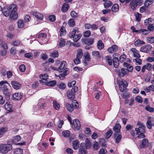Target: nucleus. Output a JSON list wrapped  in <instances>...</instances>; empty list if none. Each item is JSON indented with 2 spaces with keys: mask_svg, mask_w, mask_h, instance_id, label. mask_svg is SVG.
<instances>
[{
  "mask_svg": "<svg viewBox=\"0 0 154 154\" xmlns=\"http://www.w3.org/2000/svg\"><path fill=\"white\" fill-rule=\"evenodd\" d=\"M0 85L2 87L1 89L3 94L6 96L7 98H8L11 95L9 88L10 85L7 81H1L0 82Z\"/></svg>",
  "mask_w": 154,
  "mask_h": 154,
  "instance_id": "nucleus-1",
  "label": "nucleus"
},
{
  "mask_svg": "<svg viewBox=\"0 0 154 154\" xmlns=\"http://www.w3.org/2000/svg\"><path fill=\"white\" fill-rule=\"evenodd\" d=\"M17 8L15 4H11L9 8L11 12L10 18L11 19H16L18 15L17 12Z\"/></svg>",
  "mask_w": 154,
  "mask_h": 154,
  "instance_id": "nucleus-2",
  "label": "nucleus"
},
{
  "mask_svg": "<svg viewBox=\"0 0 154 154\" xmlns=\"http://www.w3.org/2000/svg\"><path fill=\"white\" fill-rule=\"evenodd\" d=\"M12 149V146L10 144H2L0 145V152L4 154L7 153Z\"/></svg>",
  "mask_w": 154,
  "mask_h": 154,
  "instance_id": "nucleus-3",
  "label": "nucleus"
},
{
  "mask_svg": "<svg viewBox=\"0 0 154 154\" xmlns=\"http://www.w3.org/2000/svg\"><path fill=\"white\" fill-rule=\"evenodd\" d=\"M78 91V88L76 86H74L71 90L68 91L66 94L68 99L71 100H73L75 97V93Z\"/></svg>",
  "mask_w": 154,
  "mask_h": 154,
  "instance_id": "nucleus-4",
  "label": "nucleus"
},
{
  "mask_svg": "<svg viewBox=\"0 0 154 154\" xmlns=\"http://www.w3.org/2000/svg\"><path fill=\"white\" fill-rule=\"evenodd\" d=\"M143 2L141 0H131L130 3V7L133 10H135L137 5L141 6Z\"/></svg>",
  "mask_w": 154,
  "mask_h": 154,
  "instance_id": "nucleus-5",
  "label": "nucleus"
},
{
  "mask_svg": "<svg viewBox=\"0 0 154 154\" xmlns=\"http://www.w3.org/2000/svg\"><path fill=\"white\" fill-rule=\"evenodd\" d=\"M80 123L79 120L78 119H75L73 120L72 127L74 130H79L80 128Z\"/></svg>",
  "mask_w": 154,
  "mask_h": 154,
  "instance_id": "nucleus-6",
  "label": "nucleus"
},
{
  "mask_svg": "<svg viewBox=\"0 0 154 154\" xmlns=\"http://www.w3.org/2000/svg\"><path fill=\"white\" fill-rule=\"evenodd\" d=\"M117 73L120 77H122L126 75H128L129 72L127 69L122 68L121 69L118 71Z\"/></svg>",
  "mask_w": 154,
  "mask_h": 154,
  "instance_id": "nucleus-7",
  "label": "nucleus"
},
{
  "mask_svg": "<svg viewBox=\"0 0 154 154\" xmlns=\"http://www.w3.org/2000/svg\"><path fill=\"white\" fill-rule=\"evenodd\" d=\"M152 46L151 45H147L146 46H143L140 48V51L143 52L148 53L151 50Z\"/></svg>",
  "mask_w": 154,
  "mask_h": 154,
  "instance_id": "nucleus-8",
  "label": "nucleus"
},
{
  "mask_svg": "<svg viewBox=\"0 0 154 154\" xmlns=\"http://www.w3.org/2000/svg\"><path fill=\"white\" fill-rule=\"evenodd\" d=\"M80 146L82 147H85L87 149H89L91 146V142L88 138H86L85 143H81Z\"/></svg>",
  "mask_w": 154,
  "mask_h": 154,
  "instance_id": "nucleus-9",
  "label": "nucleus"
},
{
  "mask_svg": "<svg viewBox=\"0 0 154 154\" xmlns=\"http://www.w3.org/2000/svg\"><path fill=\"white\" fill-rule=\"evenodd\" d=\"M149 143V141L147 139H143L140 144V149H143L146 147L148 146Z\"/></svg>",
  "mask_w": 154,
  "mask_h": 154,
  "instance_id": "nucleus-10",
  "label": "nucleus"
},
{
  "mask_svg": "<svg viewBox=\"0 0 154 154\" xmlns=\"http://www.w3.org/2000/svg\"><path fill=\"white\" fill-rule=\"evenodd\" d=\"M115 141L116 143H119L122 138L121 133H115L114 134Z\"/></svg>",
  "mask_w": 154,
  "mask_h": 154,
  "instance_id": "nucleus-11",
  "label": "nucleus"
},
{
  "mask_svg": "<svg viewBox=\"0 0 154 154\" xmlns=\"http://www.w3.org/2000/svg\"><path fill=\"white\" fill-rule=\"evenodd\" d=\"M12 87L16 90L19 89L21 86V85L16 81H12L11 82Z\"/></svg>",
  "mask_w": 154,
  "mask_h": 154,
  "instance_id": "nucleus-12",
  "label": "nucleus"
},
{
  "mask_svg": "<svg viewBox=\"0 0 154 154\" xmlns=\"http://www.w3.org/2000/svg\"><path fill=\"white\" fill-rule=\"evenodd\" d=\"M146 126L149 129H151L152 128V126H154V122H153L150 117H149L147 118Z\"/></svg>",
  "mask_w": 154,
  "mask_h": 154,
  "instance_id": "nucleus-13",
  "label": "nucleus"
},
{
  "mask_svg": "<svg viewBox=\"0 0 154 154\" xmlns=\"http://www.w3.org/2000/svg\"><path fill=\"white\" fill-rule=\"evenodd\" d=\"M23 94L17 93L14 94L12 95V99L14 100H19L22 97Z\"/></svg>",
  "mask_w": 154,
  "mask_h": 154,
  "instance_id": "nucleus-14",
  "label": "nucleus"
},
{
  "mask_svg": "<svg viewBox=\"0 0 154 154\" xmlns=\"http://www.w3.org/2000/svg\"><path fill=\"white\" fill-rule=\"evenodd\" d=\"M2 13L5 17H8L10 15V17L11 12L9 8L7 7H4L2 10Z\"/></svg>",
  "mask_w": 154,
  "mask_h": 154,
  "instance_id": "nucleus-15",
  "label": "nucleus"
},
{
  "mask_svg": "<svg viewBox=\"0 0 154 154\" xmlns=\"http://www.w3.org/2000/svg\"><path fill=\"white\" fill-rule=\"evenodd\" d=\"M117 50V46L115 45H112L111 47L108 49L107 51L109 53H112L116 52Z\"/></svg>",
  "mask_w": 154,
  "mask_h": 154,
  "instance_id": "nucleus-16",
  "label": "nucleus"
},
{
  "mask_svg": "<svg viewBox=\"0 0 154 154\" xmlns=\"http://www.w3.org/2000/svg\"><path fill=\"white\" fill-rule=\"evenodd\" d=\"M145 25L149 26L154 24V19L151 18H149L146 19L144 22Z\"/></svg>",
  "mask_w": 154,
  "mask_h": 154,
  "instance_id": "nucleus-17",
  "label": "nucleus"
},
{
  "mask_svg": "<svg viewBox=\"0 0 154 154\" xmlns=\"http://www.w3.org/2000/svg\"><path fill=\"white\" fill-rule=\"evenodd\" d=\"M121 126L119 123L116 124L113 128V130L115 132V133H121L120 129Z\"/></svg>",
  "mask_w": 154,
  "mask_h": 154,
  "instance_id": "nucleus-18",
  "label": "nucleus"
},
{
  "mask_svg": "<svg viewBox=\"0 0 154 154\" xmlns=\"http://www.w3.org/2000/svg\"><path fill=\"white\" fill-rule=\"evenodd\" d=\"M131 51L133 53L134 57L136 58H140L141 56L139 53V51L134 48H132Z\"/></svg>",
  "mask_w": 154,
  "mask_h": 154,
  "instance_id": "nucleus-19",
  "label": "nucleus"
},
{
  "mask_svg": "<svg viewBox=\"0 0 154 154\" xmlns=\"http://www.w3.org/2000/svg\"><path fill=\"white\" fill-rule=\"evenodd\" d=\"M69 8V5L67 2H65L63 4L61 10L63 12L65 13L68 11Z\"/></svg>",
  "mask_w": 154,
  "mask_h": 154,
  "instance_id": "nucleus-20",
  "label": "nucleus"
},
{
  "mask_svg": "<svg viewBox=\"0 0 154 154\" xmlns=\"http://www.w3.org/2000/svg\"><path fill=\"white\" fill-rule=\"evenodd\" d=\"M135 131H136V134H139V133H144L145 132L144 128L141 126H139L138 128H135Z\"/></svg>",
  "mask_w": 154,
  "mask_h": 154,
  "instance_id": "nucleus-21",
  "label": "nucleus"
},
{
  "mask_svg": "<svg viewBox=\"0 0 154 154\" xmlns=\"http://www.w3.org/2000/svg\"><path fill=\"white\" fill-rule=\"evenodd\" d=\"M32 14L38 20H42L43 18V16L42 14L36 12H33Z\"/></svg>",
  "mask_w": 154,
  "mask_h": 154,
  "instance_id": "nucleus-22",
  "label": "nucleus"
},
{
  "mask_svg": "<svg viewBox=\"0 0 154 154\" xmlns=\"http://www.w3.org/2000/svg\"><path fill=\"white\" fill-rule=\"evenodd\" d=\"M145 44V42L142 40L139 39H137L134 43V45L135 46L140 47Z\"/></svg>",
  "mask_w": 154,
  "mask_h": 154,
  "instance_id": "nucleus-23",
  "label": "nucleus"
},
{
  "mask_svg": "<svg viewBox=\"0 0 154 154\" xmlns=\"http://www.w3.org/2000/svg\"><path fill=\"white\" fill-rule=\"evenodd\" d=\"M66 64V62L64 61H62L60 66L57 68V70L59 71L62 72V70L63 69L65 68V65Z\"/></svg>",
  "mask_w": 154,
  "mask_h": 154,
  "instance_id": "nucleus-24",
  "label": "nucleus"
},
{
  "mask_svg": "<svg viewBox=\"0 0 154 154\" xmlns=\"http://www.w3.org/2000/svg\"><path fill=\"white\" fill-rule=\"evenodd\" d=\"M112 62L114 67L116 68H117L119 65V61L118 58L115 57L112 59Z\"/></svg>",
  "mask_w": 154,
  "mask_h": 154,
  "instance_id": "nucleus-25",
  "label": "nucleus"
},
{
  "mask_svg": "<svg viewBox=\"0 0 154 154\" xmlns=\"http://www.w3.org/2000/svg\"><path fill=\"white\" fill-rule=\"evenodd\" d=\"M79 142L78 140H76L72 142L73 148L75 149H77L79 148Z\"/></svg>",
  "mask_w": 154,
  "mask_h": 154,
  "instance_id": "nucleus-26",
  "label": "nucleus"
},
{
  "mask_svg": "<svg viewBox=\"0 0 154 154\" xmlns=\"http://www.w3.org/2000/svg\"><path fill=\"white\" fill-rule=\"evenodd\" d=\"M119 85H121L122 86L124 87L125 88H127L128 86V83L127 82L125 81L122 80L118 81L117 83Z\"/></svg>",
  "mask_w": 154,
  "mask_h": 154,
  "instance_id": "nucleus-27",
  "label": "nucleus"
},
{
  "mask_svg": "<svg viewBox=\"0 0 154 154\" xmlns=\"http://www.w3.org/2000/svg\"><path fill=\"white\" fill-rule=\"evenodd\" d=\"M87 149L85 147L80 146V147L79 149V152L81 154H87V152L86 151Z\"/></svg>",
  "mask_w": 154,
  "mask_h": 154,
  "instance_id": "nucleus-28",
  "label": "nucleus"
},
{
  "mask_svg": "<svg viewBox=\"0 0 154 154\" xmlns=\"http://www.w3.org/2000/svg\"><path fill=\"white\" fill-rule=\"evenodd\" d=\"M106 61L107 62L109 65L111 66L112 64V57L109 56H107L105 57Z\"/></svg>",
  "mask_w": 154,
  "mask_h": 154,
  "instance_id": "nucleus-29",
  "label": "nucleus"
},
{
  "mask_svg": "<svg viewBox=\"0 0 154 154\" xmlns=\"http://www.w3.org/2000/svg\"><path fill=\"white\" fill-rule=\"evenodd\" d=\"M79 31V29L77 28L76 29H73V30L70 32L69 34V36L70 38H72L74 37V36L75 35L76 32H78Z\"/></svg>",
  "mask_w": 154,
  "mask_h": 154,
  "instance_id": "nucleus-30",
  "label": "nucleus"
},
{
  "mask_svg": "<svg viewBox=\"0 0 154 154\" xmlns=\"http://www.w3.org/2000/svg\"><path fill=\"white\" fill-rule=\"evenodd\" d=\"M104 46V44L102 43L101 40H99L97 43V47L98 49L101 50L103 49Z\"/></svg>",
  "mask_w": 154,
  "mask_h": 154,
  "instance_id": "nucleus-31",
  "label": "nucleus"
},
{
  "mask_svg": "<svg viewBox=\"0 0 154 154\" xmlns=\"http://www.w3.org/2000/svg\"><path fill=\"white\" fill-rule=\"evenodd\" d=\"M56 81L53 80L46 83V85L48 86L53 87L56 84Z\"/></svg>",
  "mask_w": 154,
  "mask_h": 154,
  "instance_id": "nucleus-32",
  "label": "nucleus"
},
{
  "mask_svg": "<svg viewBox=\"0 0 154 154\" xmlns=\"http://www.w3.org/2000/svg\"><path fill=\"white\" fill-rule=\"evenodd\" d=\"M112 5V2L109 1H106L104 4V6L105 8H107Z\"/></svg>",
  "mask_w": 154,
  "mask_h": 154,
  "instance_id": "nucleus-33",
  "label": "nucleus"
},
{
  "mask_svg": "<svg viewBox=\"0 0 154 154\" xmlns=\"http://www.w3.org/2000/svg\"><path fill=\"white\" fill-rule=\"evenodd\" d=\"M119 9V6L118 4L114 5L111 8L112 11L114 12H117Z\"/></svg>",
  "mask_w": 154,
  "mask_h": 154,
  "instance_id": "nucleus-34",
  "label": "nucleus"
},
{
  "mask_svg": "<svg viewBox=\"0 0 154 154\" xmlns=\"http://www.w3.org/2000/svg\"><path fill=\"white\" fill-rule=\"evenodd\" d=\"M81 36L82 34H79L74 35V37L72 38H73V40L74 42H76L80 39Z\"/></svg>",
  "mask_w": 154,
  "mask_h": 154,
  "instance_id": "nucleus-35",
  "label": "nucleus"
},
{
  "mask_svg": "<svg viewBox=\"0 0 154 154\" xmlns=\"http://www.w3.org/2000/svg\"><path fill=\"white\" fill-rule=\"evenodd\" d=\"M23 150L22 149L17 148L14 150V154H23Z\"/></svg>",
  "mask_w": 154,
  "mask_h": 154,
  "instance_id": "nucleus-36",
  "label": "nucleus"
},
{
  "mask_svg": "<svg viewBox=\"0 0 154 154\" xmlns=\"http://www.w3.org/2000/svg\"><path fill=\"white\" fill-rule=\"evenodd\" d=\"M5 107L6 110L8 111H10L12 108V105L9 103H6L5 105Z\"/></svg>",
  "mask_w": 154,
  "mask_h": 154,
  "instance_id": "nucleus-37",
  "label": "nucleus"
},
{
  "mask_svg": "<svg viewBox=\"0 0 154 154\" xmlns=\"http://www.w3.org/2000/svg\"><path fill=\"white\" fill-rule=\"evenodd\" d=\"M66 108L69 111L72 112L73 110L74 106L72 105L67 103L66 104Z\"/></svg>",
  "mask_w": 154,
  "mask_h": 154,
  "instance_id": "nucleus-38",
  "label": "nucleus"
},
{
  "mask_svg": "<svg viewBox=\"0 0 154 154\" xmlns=\"http://www.w3.org/2000/svg\"><path fill=\"white\" fill-rule=\"evenodd\" d=\"M94 42V39L93 38H89L86 40V43L88 45H91Z\"/></svg>",
  "mask_w": 154,
  "mask_h": 154,
  "instance_id": "nucleus-39",
  "label": "nucleus"
},
{
  "mask_svg": "<svg viewBox=\"0 0 154 154\" xmlns=\"http://www.w3.org/2000/svg\"><path fill=\"white\" fill-rule=\"evenodd\" d=\"M21 139V137L20 135H18L14 137V138L12 140V141L13 143H15Z\"/></svg>",
  "mask_w": 154,
  "mask_h": 154,
  "instance_id": "nucleus-40",
  "label": "nucleus"
},
{
  "mask_svg": "<svg viewBox=\"0 0 154 154\" xmlns=\"http://www.w3.org/2000/svg\"><path fill=\"white\" fill-rule=\"evenodd\" d=\"M78 51V53L76 54V57L81 59L83 56L82 51L81 49H79Z\"/></svg>",
  "mask_w": 154,
  "mask_h": 154,
  "instance_id": "nucleus-41",
  "label": "nucleus"
},
{
  "mask_svg": "<svg viewBox=\"0 0 154 154\" xmlns=\"http://www.w3.org/2000/svg\"><path fill=\"white\" fill-rule=\"evenodd\" d=\"M58 56V53L57 51H54L50 54V56L53 58L57 57Z\"/></svg>",
  "mask_w": 154,
  "mask_h": 154,
  "instance_id": "nucleus-42",
  "label": "nucleus"
},
{
  "mask_svg": "<svg viewBox=\"0 0 154 154\" xmlns=\"http://www.w3.org/2000/svg\"><path fill=\"white\" fill-rule=\"evenodd\" d=\"M112 131L111 129H109L106 134V138H109L112 135Z\"/></svg>",
  "mask_w": 154,
  "mask_h": 154,
  "instance_id": "nucleus-43",
  "label": "nucleus"
},
{
  "mask_svg": "<svg viewBox=\"0 0 154 154\" xmlns=\"http://www.w3.org/2000/svg\"><path fill=\"white\" fill-rule=\"evenodd\" d=\"M68 23L70 27H73L75 25V22L73 19L69 20Z\"/></svg>",
  "mask_w": 154,
  "mask_h": 154,
  "instance_id": "nucleus-44",
  "label": "nucleus"
},
{
  "mask_svg": "<svg viewBox=\"0 0 154 154\" xmlns=\"http://www.w3.org/2000/svg\"><path fill=\"white\" fill-rule=\"evenodd\" d=\"M59 42V45L60 47H62L64 46L65 44V42L64 39L62 38H61Z\"/></svg>",
  "mask_w": 154,
  "mask_h": 154,
  "instance_id": "nucleus-45",
  "label": "nucleus"
},
{
  "mask_svg": "<svg viewBox=\"0 0 154 154\" xmlns=\"http://www.w3.org/2000/svg\"><path fill=\"white\" fill-rule=\"evenodd\" d=\"M17 25L18 27L21 28L23 26L24 22L23 20H19L17 22Z\"/></svg>",
  "mask_w": 154,
  "mask_h": 154,
  "instance_id": "nucleus-46",
  "label": "nucleus"
},
{
  "mask_svg": "<svg viewBox=\"0 0 154 154\" xmlns=\"http://www.w3.org/2000/svg\"><path fill=\"white\" fill-rule=\"evenodd\" d=\"M92 54L93 57L95 58H99L100 57L99 53L98 51H93L92 52Z\"/></svg>",
  "mask_w": 154,
  "mask_h": 154,
  "instance_id": "nucleus-47",
  "label": "nucleus"
},
{
  "mask_svg": "<svg viewBox=\"0 0 154 154\" xmlns=\"http://www.w3.org/2000/svg\"><path fill=\"white\" fill-rule=\"evenodd\" d=\"M142 15L138 13H137L135 14V16L136 17V20L138 22L140 21V19L142 17Z\"/></svg>",
  "mask_w": 154,
  "mask_h": 154,
  "instance_id": "nucleus-48",
  "label": "nucleus"
},
{
  "mask_svg": "<svg viewBox=\"0 0 154 154\" xmlns=\"http://www.w3.org/2000/svg\"><path fill=\"white\" fill-rule=\"evenodd\" d=\"M122 98L126 99L129 97V93L128 92H125L122 93L121 95Z\"/></svg>",
  "mask_w": 154,
  "mask_h": 154,
  "instance_id": "nucleus-49",
  "label": "nucleus"
},
{
  "mask_svg": "<svg viewBox=\"0 0 154 154\" xmlns=\"http://www.w3.org/2000/svg\"><path fill=\"white\" fill-rule=\"evenodd\" d=\"M70 15L73 18H77L78 17V14L74 11H72L70 13Z\"/></svg>",
  "mask_w": 154,
  "mask_h": 154,
  "instance_id": "nucleus-50",
  "label": "nucleus"
},
{
  "mask_svg": "<svg viewBox=\"0 0 154 154\" xmlns=\"http://www.w3.org/2000/svg\"><path fill=\"white\" fill-rule=\"evenodd\" d=\"M145 109L147 111L152 112L154 111V108L152 107H150L149 106H147L145 107Z\"/></svg>",
  "mask_w": 154,
  "mask_h": 154,
  "instance_id": "nucleus-51",
  "label": "nucleus"
},
{
  "mask_svg": "<svg viewBox=\"0 0 154 154\" xmlns=\"http://www.w3.org/2000/svg\"><path fill=\"white\" fill-rule=\"evenodd\" d=\"M91 33L90 31L88 30L85 31L83 33V36L86 38L89 37L90 36Z\"/></svg>",
  "mask_w": 154,
  "mask_h": 154,
  "instance_id": "nucleus-52",
  "label": "nucleus"
},
{
  "mask_svg": "<svg viewBox=\"0 0 154 154\" xmlns=\"http://www.w3.org/2000/svg\"><path fill=\"white\" fill-rule=\"evenodd\" d=\"M65 29L63 27H61L60 30V36H62L64 34H65Z\"/></svg>",
  "mask_w": 154,
  "mask_h": 154,
  "instance_id": "nucleus-53",
  "label": "nucleus"
},
{
  "mask_svg": "<svg viewBox=\"0 0 154 154\" xmlns=\"http://www.w3.org/2000/svg\"><path fill=\"white\" fill-rule=\"evenodd\" d=\"M140 58H137L136 59H133V61L136 62L137 64L140 65L142 64V60L139 59Z\"/></svg>",
  "mask_w": 154,
  "mask_h": 154,
  "instance_id": "nucleus-54",
  "label": "nucleus"
},
{
  "mask_svg": "<svg viewBox=\"0 0 154 154\" xmlns=\"http://www.w3.org/2000/svg\"><path fill=\"white\" fill-rule=\"evenodd\" d=\"M53 106L54 108L56 110H58L60 108V105L56 101H53Z\"/></svg>",
  "mask_w": 154,
  "mask_h": 154,
  "instance_id": "nucleus-55",
  "label": "nucleus"
},
{
  "mask_svg": "<svg viewBox=\"0 0 154 154\" xmlns=\"http://www.w3.org/2000/svg\"><path fill=\"white\" fill-rule=\"evenodd\" d=\"M70 134V131H66L62 132L63 135L65 137H68Z\"/></svg>",
  "mask_w": 154,
  "mask_h": 154,
  "instance_id": "nucleus-56",
  "label": "nucleus"
},
{
  "mask_svg": "<svg viewBox=\"0 0 154 154\" xmlns=\"http://www.w3.org/2000/svg\"><path fill=\"white\" fill-rule=\"evenodd\" d=\"M126 58L125 55L123 54L120 57L119 60L120 62H123Z\"/></svg>",
  "mask_w": 154,
  "mask_h": 154,
  "instance_id": "nucleus-57",
  "label": "nucleus"
},
{
  "mask_svg": "<svg viewBox=\"0 0 154 154\" xmlns=\"http://www.w3.org/2000/svg\"><path fill=\"white\" fill-rule=\"evenodd\" d=\"M135 99L136 101L138 103H141L143 102L142 98L139 96L136 97Z\"/></svg>",
  "mask_w": 154,
  "mask_h": 154,
  "instance_id": "nucleus-58",
  "label": "nucleus"
},
{
  "mask_svg": "<svg viewBox=\"0 0 154 154\" xmlns=\"http://www.w3.org/2000/svg\"><path fill=\"white\" fill-rule=\"evenodd\" d=\"M48 75L47 74H45L44 75L41 74L40 75V78L41 79H43L45 81L48 79Z\"/></svg>",
  "mask_w": 154,
  "mask_h": 154,
  "instance_id": "nucleus-59",
  "label": "nucleus"
},
{
  "mask_svg": "<svg viewBox=\"0 0 154 154\" xmlns=\"http://www.w3.org/2000/svg\"><path fill=\"white\" fill-rule=\"evenodd\" d=\"M8 130V128L6 127H1L0 128V132L3 135L4 133L6 132Z\"/></svg>",
  "mask_w": 154,
  "mask_h": 154,
  "instance_id": "nucleus-60",
  "label": "nucleus"
},
{
  "mask_svg": "<svg viewBox=\"0 0 154 154\" xmlns=\"http://www.w3.org/2000/svg\"><path fill=\"white\" fill-rule=\"evenodd\" d=\"M93 148L94 150H97L99 148L98 143L97 142H95L93 146Z\"/></svg>",
  "mask_w": 154,
  "mask_h": 154,
  "instance_id": "nucleus-61",
  "label": "nucleus"
},
{
  "mask_svg": "<svg viewBox=\"0 0 154 154\" xmlns=\"http://www.w3.org/2000/svg\"><path fill=\"white\" fill-rule=\"evenodd\" d=\"M148 42L151 44L154 43V37H148L147 38Z\"/></svg>",
  "mask_w": 154,
  "mask_h": 154,
  "instance_id": "nucleus-62",
  "label": "nucleus"
},
{
  "mask_svg": "<svg viewBox=\"0 0 154 154\" xmlns=\"http://www.w3.org/2000/svg\"><path fill=\"white\" fill-rule=\"evenodd\" d=\"M58 87L61 89H65L66 86L64 83H62L58 85Z\"/></svg>",
  "mask_w": 154,
  "mask_h": 154,
  "instance_id": "nucleus-63",
  "label": "nucleus"
},
{
  "mask_svg": "<svg viewBox=\"0 0 154 154\" xmlns=\"http://www.w3.org/2000/svg\"><path fill=\"white\" fill-rule=\"evenodd\" d=\"M48 18L51 21L54 22L55 20L56 17L54 15H50L49 16Z\"/></svg>",
  "mask_w": 154,
  "mask_h": 154,
  "instance_id": "nucleus-64",
  "label": "nucleus"
}]
</instances>
